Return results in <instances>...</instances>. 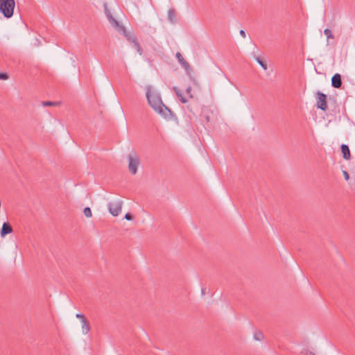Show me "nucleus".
<instances>
[{"mask_svg":"<svg viewBox=\"0 0 355 355\" xmlns=\"http://www.w3.org/2000/svg\"><path fill=\"white\" fill-rule=\"evenodd\" d=\"M146 95L148 104L156 112L166 119L171 118V111L163 103L160 94L155 89L146 87Z\"/></svg>","mask_w":355,"mask_h":355,"instance_id":"1","label":"nucleus"},{"mask_svg":"<svg viewBox=\"0 0 355 355\" xmlns=\"http://www.w3.org/2000/svg\"><path fill=\"white\" fill-rule=\"evenodd\" d=\"M105 12L107 20L112 24V26L116 30V31H118L120 33H122L129 42L132 43V38L137 37L132 35L130 33L128 32L123 27V26L121 25L119 22L113 17L110 12L107 8H105Z\"/></svg>","mask_w":355,"mask_h":355,"instance_id":"2","label":"nucleus"},{"mask_svg":"<svg viewBox=\"0 0 355 355\" xmlns=\"http://www.w3.org/2000/svg\"><path fill=\"white\" fill-rule=\"evenodd\" d=\"M15 6V0H0V12L6 18H10L13 15Z\"/></svg>","mask_w":355,"mask_h":355,"instance_id":"3","label":"nucleus"},{"mask_svg":"<svg viewBox=\"0 0 355 355\" xmlns=\"http://www.w3.org/2000/svg\"><path fill=\"white\" fill-rule=\"evenodd\" d=\"M123 205V201L121 200H114L111 202H110L107 204V208L109 210V212L113 216H117L120 214L122 209Z\"/></svg>","mask_w":355,"mask_h":355,"instance_id":"4","label":"nucleus"},{"mask_svg":"<svg viewBox=\"0 0 355 355\" xmlns=\"http://www.w3.org/2000/svg\"><path fill=\"white\" fill-rule=\"evenodd\" d=\"M139 165V159L135 153H131L128 156V168L133 175L137 172V168Z\"/></svg>","mask_w":355,"mask_h":355,"instance_id":"5","label":"nucleus"},{"mask_svg":"<svg viewBox=\"0 0 355 355\" xmlns=\"http://www.w3.org/2000/svg\"><path fill=\"white\" fill-rule=\"evenodd\" d=\"M317 107L325 111L327 109V96L322 93H318Z\"/></svg>","mask_w":355,"mask_h":355,"instance_id":"6","label":"nucleus"},{"mask_svg":"<svg viewBox=\"0 0 355 355\" xmlns=\"http://www.w3.org/2000/svg\"><path fill=\"white\" fill-rule=\"evenodd\" d=\"M11 232H12V226L8 222L3 223L0 232L1 236L5 237L7 234H10Z\"/></svg>","mask_w":355,"mask_h":355,"instance_id":"7","label":"nucleus"},{"mask_svg":"<svg viewBox=\"0 0 355 355\" xmlns=\"http://www.w3.org/2000/svg\"><path fill=\"white\" fill-rule=\"evenodd\" d=\"M331 85L335 88H340L342 85L341 76L336 73L331 78Z\"/></svg>","mask_w":355,"mask_h":355,"instance_id":"8","label":"nucleus"},{"mask_svg":"<svg viewBox=\"0 0 355 355\" xmlns=\"http://www.w3.org/2000/svg\"><path fill=\"white\" fill-rule=\"evenodd\" d=\"M340 148L343 158L345 159L349 160L351 157V154L348 146L346 144H342Z\"/></svg>","mask_w":355,"mask_h":355,"instance_id":"9","label":"nucleus"},{"mask_svg":"<svg viewBox=\"0 0 355 355\" xmlns=\"http://www.w3.org/2000/svg\"><path fill=\"white\" fill-rule=\"evenodd\" d=\"M167 19L171 24H175L176 22V14L174 9L171 8L168 11Z\"/></svg>","mask_w":355,"mask_h":355,"instance_id":"10","label":"nucleus"},{"mask_svg":"<svg viewBox=\"0 0 355 355\" xmlns=\"http://www.w3.org/2000/svg\"><path fill=\"white\" fill-rule=\"evenodd\" d=\"M81 323H82V326H81L82 332L83 334H87L90 330L89 324L87 320L82 321Z\"/></svg>","mask_w":355,"mask_h":355,"instance_id":"11","label":"nucleus"},{"mask_svg":"<svg viewBox=\"0 0 355 355\" xmlns=\"http://www.w3.org/2000/svg\"><path fill=\"white\" fill-rule=\"evenodd\" d=\"M176 95L178 96V97L179 98L180 101L182 103H187V99L182 95V94L181 93L180 90L177 88V87H174L173 88Z\"/></svg>","mask_w":355,"mask_h":355,"instance_id":"12","label":"nucleus"},{"mask_svg":"<svg viewBox=\"0 0 355 355\" xmlns=\"http://www.w3.org/2000/svg\"><path fill=\"white\" fill-rule=\"evenodd\" d=\"M132 44H134L135 48L137 51V52L141 55L143 53V51L139 45V44L137 41V38H132Z\"/></svg>","mask_w":355,"mask_h":355,"instance_id":"13","label":"nucleus"},{"mask_svg":"<svg viewBox=\"0 0 355 355\" xmlns=\"http://www.w3.org/2000/svg\"><path fill=\"white\" fill-rule=\"evenodd\" d=\"M84 214L87 218H91L92 216V210L89 207H85L83 210Z\"/></svg>","mask_w":355,"mask_h":355,"instance_id":"14","label":"nucleus"},{"mask_svg":"<svg viewBox=\"0 0 355 355\" xmlns=\"http://www.w3.org/2000/svg\"><path fill=\"white\" fill-rule=\"evenodd\" d=\"M263 334L260 331H257L254 334V338L256 340H261L262 338H263Z\"/></svg>","mask_w":355,"mask_h":355,"instance_id":"15","label":"nucleus"},{"mask_svg":"<svg viewBox=\"0 0 355 355\" xmlns=\"http://www.w3.org/2000/svg\"><path fill=\"white\" fill-rule=\"evenodd\" d=\"M256 60L264 70L267 69V64L263 61H262L259 57L256 58Z\"/></svg>","mask_w":355,"mask_h":355,"instance_id":"16","label":"nucleus"},{"mask_svg":"<svg viewBox=\"0 0 355 355\" xmlns=\"http://www.w3.org/2000/svg\"><path fill=\"white\" fill-rule=\"evenodd\" d=\"M324 34L326 35L327 39L333 38L331 31L329 28L324 29Z\"/></svg>","mask_w":355,"mask_h":355,"instance_id":"17","label":"nucleus"},{"mask_svg":"<svg viewBox=\"0 0 355 355\" xmlns=\"http://www.w3.org/2000/svg\"><path fill=\"white\" fill-rule=\"evenodd\" d=\"M175 56L180 64L185 60L180 52L176 53Z\"/></svg>","mask_w":355,"mask_h":355,"instance_id":"18","label":"nucleus"},{"mask_svg":"<svg viewBox=\"0 0 355 355\" xmlns=\"http://www.w3.org/2000/svg\"><path fill=\"white\" fill-rule=\"evenodd\" d=\"M42 103L44 106H52L56 104V103L53 101H43Z\"/></svg>","mask_w":355,"mask_h":355,"instance_id":"19","label":"nucleus"},{"mask_svg":"<svg viewBox=\"0 0 355 355\" xmlns=\"http://www.w3.org/2000/svg\"><path fill=\"white\" fill-rule=\"evenodd\" d=\"M181 65L185 69L186 71L190 69V65L186 60L182 62Z\"/></svg>","mask_w":355,"mask_h":355,"instance_id":"20","label":"nucleus"},{"mask_svg":"<svg viewBox=\"0 0 355 355\" xmlns=\"http://www.w3.org/2000/svg\"><path fill=\"white\" fill-rule=\"evenodd\" d=\"M181 65L185 69L186 71L190 69V65L186 60L182 62Z\"/></svg>","mask_w":355,"mask_h":355,"instance_id":"21","label":"nucleus"},{"mask_svg":"<svg viewBox=\"0 0 355 355\" xmlns=\"http://www.w3.org/2000/svg\"><path fill=\"white\" fill-rule=\"evenodd\" d=\"M76 317L77 318L80 319V322L86 320V318H85V315L83 314H82V313H77L76 315Z\"/></svg>","mask_w":355,"mask_h":355,"instance_id":"22","label":"nucleus"},{"mask_svg":"<svg viewBox=\"0 0 355 355\" xmlns=\"http://www.w3.org/2000/svg\"><path fill=\"white\" fill-rule=\"evenodd\" d=\"M8 78V76L6 73H0V79L1 80H7Z\"/></svg>","mask_w":355,"mask_h":355,"instance_id":"23","label":"nucleus"},{"mask_svg":"<svg viewBox=\"0 0 355 355\" xmlns=\"http://www.w3.org/2000/svg\"><path fill=\"white\" fill-rule=\"evenodd\" d=\"M124 218L127 220H131L132 219V216L129 213H127L125 214Z\"/></svg>","mask_w":355,"mask_h":355,"instance_id":"24","label":"nucleus"},{"mask_svg":"<svg viewBox=\"0 0 355 355\" xmlns=\"http://www.w3.org/2000/svg\"><path fill=\"white\" fill-rule=\"evenodd\" d=\"M343 175H344L345 179L346 180H348L349 178V175L347 171H343Z\"/></svg>","mask_w":355,"mask_h":355,"instance_id":"25","label":"nucleus"},{"mask_svg":"<svg viewBox=\"0 0 355 355\" xmlns=\"http://www.w3.org/2000/svg\"><path fill=\"white\" fill-rule=\"evenodd\" d=\"M241 36L243 38H245L246 37V34H245V31L243 30H241L240 32H239Z\"/></svg>","mask_w":355,"mask_h":355,"instance_id":"26","label":"nucleus"},{"mask_svg":"<svg viewBox=\"0 0 355 355\" xmlns=\"http://www.w3.org/2000/svg\"><path fill=\"white\" fill-rule=\"evenodd\" d=\"M187 93L190 96L191 98H192V95L191 94V87H188L186 89Z\"/></svg>","mask_w":355,"mask_h":355,"instance_id":"27","label":"nucleus"}]
</instances>
